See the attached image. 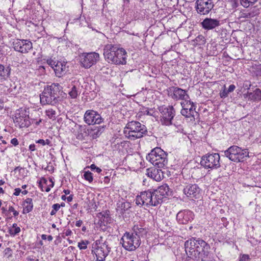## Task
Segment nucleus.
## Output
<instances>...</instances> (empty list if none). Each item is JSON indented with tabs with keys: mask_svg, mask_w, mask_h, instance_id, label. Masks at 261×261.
Returning <instances> with one entry per match:
<instances>
[{
	"mask_svg": "<svg viewBox=\"0 0 261 261\" xmlns=\"http://www.w3.org/2000/svg\"><path fill=\"white\" fill-rule=\"evenodd\" d=\"M15 192L14 193V195L15 196H18L20 192H21V190L20 188H16L14 190Z\"/></svg>",
	"mask_w": 261,
	"mask_h": 261,
	"instance_id": "obj_50",
	"label": "nucleus"
},
{
	"mask_svg": "<svg viewBox=\"0 0 261 261\" xmlns=\"http://www.w3.org/2000/svg\"><path fill=\"white\" fill-rule=\"evenodd\" d=\"M14 122L20 128L29 127L31 124L29 112L23 108L17 110L15 113Z\"/></svg>",
	"mask_w": 261,
	"mask_h": 261,
	"instance_id": "obj_11",
	"label": "nucleus"
},
{
	"mask_svg": "<svg viewBox=\"0 0 261 261\" xmlns=\"http://www.w3.org/2000/svg\"><path fill=\"white\" fill-rule=\"evenodd\" d=\"M195 41L199 44H203L205 42V39L202 35H198L195 38Z\"/></svg>",
	"mask_w": 261,
	"mask_h": 261,
	"instance_id": "obj_38",
	"label": "nucleus"
},
{
	"mask_svg": "<svg viewBox=\"0 0 261 261\" xmlns=\"http://www.w3.org/2000/svg\"><path fill=\"white\" fill-rule=\"evenodd\" d=\"M57 62L51 59H49L47 60V63L53 69H54V66L56 65Z\"/></svg>",
	"mask_w": 261,
	"mask_h": 261,
	"instance_id": "obj_43",
	"label": "nucleus"
},
{
	"mask_svg": "<svg viewBox=\"0 0 261 261\" xmlns=\"http://www.w3.org/2000/svg\"><path fill=\"white\" fill-rule=\"evenodd\" d=\"M55 74L58 77H61L66 73V66L65 62L57 61L54 66Z\"/></svg>",
	"mask_w": 261,
	"mask_h": 261,
	"instance_id": "obj_22",
	"label": "nucleus"
},
{
	"mask_svg": "<svg viewBox=\"0 0 261 261\" xmlns=\"http://www.w3.org/2000/svg\"><path fill=\"white\" fill-rule=\"evenodd\" d=\"M130 203L126 201H119L117 203L116 211L120 215H123L130 207Z\"/></svg>",
	"mask_w": 261,
	"mask_h": 261,
	"instance_id": "obj_25",
	"label": "nucleus"
},
{
	"mask_svg": "<svg viewBox=\"0 0 261 261\" xmlns=\"http://www.w3.org/2000/svg\"><path fill=\"white\" fill-rule=\"evenodd\" d=\"M8 212H13V215L14 217L17 216L19 215L18 212H17V211H15L14 210V207L12 206H9Z\"/></svg>",
	"mask_w": 261,
	"mask_h": 261,
	"instance_id": "obj_44",
	"label": "nucleus"
},
{
	"mask_svg": "<svg viewBox=\"0 0 261 261\" xmlns=\"http://www.w3.org/2000/svg\"><path fill=\"white\" fill-rule=\"evenodd\" d=\"M154 191L159 195L161 196V199L166 196L169 195L170 188L167 184H164L160 186L157 189H154Z\"/></svg>",
	"mask_w": 261,
	"mask_h": 261,
	"instance_id": "obj_26",
	"label": "nucleus"
},
{
	"mask_svg": "<svg viewBox=\"0 0 261 261\" xmlns=\"http://www.w3.org/2000/svg\"><path fill=\"white\" fill-rule=\"evenodd\" d=\"M46 170H47L49 171L53 172L54 170V168L53 166L48 165L47 166V167L46 168Z\"/></svg>",
	"mask_w": 261,
	"mask_h": 261,
	"instance_id": "obj_52",
	"label": "nucleus"
},
{
	"mask_svg": "<svg viewBox=\"0 0 261 261\" xmlns=\"http://www.w3.org/2000/svg\"><path fill=\"white\" fill-rule=\"evenodd\" d=\"M65 234L66 236H70L72 234V231L70 229H67L65 232Z\"/></svg>",
	"mask_w": 261,
	"mask_h": 261,
	"instance_id": "obj_58",
	"label": "nucleus"
},
{
	"mask_svg": "<svg viewBox=\"0 0 261 261\" xmlns=\"http://www.w3.org/2000/svg\"><path fill=\"white\" fill-rule=\"evenodd\" d=\"M255 16L253 12H248V11L243 12L241 13L240 17L245 18H250Z\"/></svg>",
	"mask_w": 261,
	"mask_h": 261,
	"instance_id": "obj_35",
	"label": "nucleus"
},
{
	"mask_svg": "<svg viewBox=\"0 0 261 261\" xmlns=\"http://www.w3.org/2000/svg\"><path fill=\"white\" fill-rule=\"evenodd\" d=\"M4 252L5 254L7 255L8 257L12 256V249L10 248H6Z\"/></svg>",
	"mask_w": 261,
	"mask_h": 261,
	"instance_id": "obj_45",
	"label": "nucleus"
},
{
	"mask_svg": "<svg viewBox=\"0 0 261 261\" xmlns=\"http://www.w3.org/2000/svg\"><path fill=\"white\" fill-rule=\"evenodd\" d=\"M11 69L9 67L5 68L4 66L0 64V77L6 78L8 77L10 74Z\"/></svg>",
	"mask_w": 261,
	"mask_h": 261,
	"instance_id": "obj_31",
	"label": "nucleus"
},
{
	"mask_svg": "<svg viewBox=\"0 0 261 261\" xmlns=\"http://www.w3.org/2000/svg\"><path fill=\"white\" fill-rule=\"evenodd\" d=\"M133 230L134 231L133 233H134L135 236L139 237V239H140V237L146 236L148 232L147 229L143 227L141 225H134Z\"/></svg>",
	"mask_w": 261,
	"mask_h": 261,
	"instance_id": "obj_27",
	"label": "nucleus"
},
{
	"mask_svg": "<svg viewBox=\"0 0 261 261\" xmlns=\"http://www.w3.org/2000/svg\"><path fill=\"white\" fill-rule=\"evenodd\" d=\"M120 243L126 250L133 251L140 246L141 241L139 237L135 236L134 233L126 232L121 238Z\"/></svg>",
	"mask_w": 261,
	"mask_h": 261,
	"instance_id": "obj_7",
	"label": "nucleus"
},
{
	"mask_svg": "<svg viewBox=\"0 0 261 261\" xmlns=\"http://www.w3.org/2000/svg\"><path fill=\"white\" fill-rule=\"evenodd\" d=\"M93 248V249L92 250V252L95 254L96 261L105 260L111 249L107 242L101 243L99 240L95 242Z\"/></svg>",
	"mask_w": 261,
	"mask_h": 261,
	"instance_id": "obj_8",
	"label": "nucleus"
},
{
	"mask_svg": "<svg viewBox=\"0 0 261 261\" xmlns=\"http://www.w3.org/2000/svg\"><path fill=\"white\" fill-rule=\"evenodd\" d=\"M200 164L206 169H217L220 167V155L217 153L207 154L202 157Z\"/></svg>",
	"mask_w": 261,
	"mask_h": 261,
	"instance_id": "obj_9",
	"label": "nucleus"
},
{
	"mask_svg": "<svg viewBox=\"0 0 261 261\" xmlns=\"http://www.w3.org/2000/svg\"><path fill=\"white\" fill-rule=\"evenodd\" d=\"M83 224V221L81 220H79L78 221H77L76 222V224H75V225L77 226V227H81L82 224Z\"/></svg>",
	"mask_w": 261,
	"mask_h": 261,
	"instance_id": "obj_55",
	"label": "nucleus"
},
{
	"mask_svg": "<svg viewBox=\"0 0 261 261\" xmlns=\"http://www.w3.org/2000/svg\"><path fill=\"white\" fill-rule=\"evenodd\" d=\"M159 110L161 114L160 119L161 123L165 125L172 124V120L175 113L173 107L162 106L159 107Z\"/></svg>",
	"mask_w": 261,
	"mask_h": 261,
	"instance_id": "obj_10",
	"label": "nucleus"
},
{
	"mask_svg": "<svg viewBox=\"0 0 261 261\" xmlns=\"http://www.w3.org/2000/svg\"><path fill=\"white\" fill-rule=\"evenodd\" d=\"M196 10L200 15H206L213 8L214 5L213 0H197Z\"/></svg>",
	"mask_w": 261,
	"mask_h": 261,
	"instance_id": "obj_14",
	"label": "nucleus"
},
{
	"mask_svg": "<svg viewBox=\"0 0 261 261\" xmlns=\"http://www.w3.org/2000/svg\"><path fill=\"white\" fill-rule=\"evenodd\" d=\"M84 121L88 125L100 124L103 121L100 115L92 110H87L84 115Z\"/></svg>",
	"mask_w": 261,
	"mask_h": 261,
	"instance_id": "obj_16",
	"label": "nucleus"
},
{
	"mask_svg": "<svg viewBox=\"0 0 261 261\" xmlns=\"http://www.w3.org/2000/svg\"><path fill=\"white\" fill-rule=\"evenodd\" d=\"M95 170H96V172L98 173H100L102 171L101 169L97 167H96Z\"/></svg>",
	"mask_w": 261,
	"mask_h": 261,
	"instance_id": "obj_62",
	"label": "nucleus"
},
{
	"mask_svg": "<svg viewBox=\"0 0 261 261\" xmlns=\"http://www.w3.org/2000/svg\"><path fill=\"white\" fill-rule=\"evenodd\" d=\"M249 259V256L248 255H243L240 259V261H246V259Z\"/></svg>",
	"mask_w": 261,
	"mask_h": 261,
	"instance_id": "obj_53",
	"label": "nucleus"
},
{
	"mask_svg": "<svg viewBox=\"0 0 261 261\" xmlns=\"http://www.w3.org/2000/svg\"><path fill=\"white\" fill-rule=\"evenodd\" d=\"M41 238L42 240L47 239L49 241H51L53 239V237L51 235L47 236L46 234H42Z\"/></svg>",
	"mask_w": 261,
	"mask_h": 261,
	"instance_id": "obj_46",
	"label": "nucleus"
},
{
	"mask_svg": "<svg viewBox=\"0 0 261 261\" xmlns=\"http://www.w3.org/2000/svg\"><path fill=\"white\" fill-rule=\"evenodd\" d=\"M242 6L245 8H248L250 5L251 2L249 0H239Z\"/></svg>",
	"mask_w": 261,
	"mask_h": 261,
	"instance_id": "obj_41",
	"label": "nucleus"
},
{
	"mask_svg": "<svg viewBox=\"0 0 261 261\" xmlns=\"http://www.w3.org/2000/svg\"><path fill=\"white\" fill-rule=\"evenodd\" d=\"M68 94L71 98L74 99L76 98L79 94V91L76 87L75 86H73L71 88Z\"/></svg>",
	"mask_w": 261,
	"mask_h": 261,
	"instance_id": "obj_33",
	"label": "nucleus"
},
{
	"mask_svg": "<svg viewBox=\"0 0 261 261\" xmlns=\"http://www.w3.org/2000/svg\"><path fill=\"white\" fill-rule=\"evenodd\" d=\"M83 176L85 180L91 182L93 181L92 173L89 171H84Z\"/></svg>",
	"mask_w": 261,
	"mask_h": 261,
	"instance_id": "obj_34",
	"label": "nucleus"
},
{
	"mask_svg": "<svg viewBox=\"0 0 261 261\" xmlns=\"http://www.w3.org/2000/svg\"><path fill=\"white\" fill-rule=\"evenodd\" d=\"M1 210H2V213L3 214H5L6 216L8 217V216H9L8 215V214H9L8 210H7V209L4 207H3Z\"/></svg>",
	"mask_w": 261,
	"mask_h": 261,
	"instance_id": "obj_51",
	"label": "nucleus"
},
{
	"mask_svg": "<svg viewBox=\"0 0 261 261\" xmlns=\"http://www.w3.org/2000/svg\"><path fill=\"white\" fill-rule=\"evenodd\" d=\"M146 174L148 177L157 181H160L163 177V172L158 169H152L151 170L148 169Z\"/></svg>",
	"mask_w": 261,
	"mask_h": 261,
	"instance_id": "obj_23",
	"label": "nucleus"
},
{
	"mask_svg": "<svg viewBox=\"0 0 261 261\" xmlns=\"http://www.w3.org/2000/svg\"><path fill=\"white\" fill-rule=\"evenodd\" d=\"M62 87L58 83H53L44 88L40 95V102L42 105H56L60 98Z\"/></svg>",
	"mask_w": 261,
	"mask_h": 261,
	"instance_id": "obj_3",
	"label": "nucleus"
},
{
	"mask_svg": "<svg viewBox=\"0 0 261 261\" xmlns=\"http://www.w3.org/2000/svg\"><path fill=\"white\" fill-rule=\"evenodd\" d=\"M11 143L14 146H17L18 145V140L15 138L11 139Z\"/></svg>",
	"mask_w": 261,
	"mask_h": 261,
	"instance_id": "obj_48",
	"label": "nucleus"
},
{
	"mask_svg": "<svg viewBox=\"0 0 261 261\" xmlns=\"http://www.w3.org/2000/svg\"><path fill=\"white\" fill-rule=\"evenodd\" d=\"M151 197H150L148 205L156 206L160 204L163 200L161 196H159L154 191V189H151Z\"/></svg>",
	"mask_w": 261,
	"mask_h": 261,
	"instance_id": "obj_24",
	"label": "nucleus"
},
{
	"mask_svg": "<svg viewBox=\"0 0 261 261\" xmlns=\"http://www.w3.org/2000/svg\"><path fill=\"white\" fill-rule=\"evenodd\" d=\"M13 45L15 50L22 54H26L33 48L32 43L28 40L17 39Z\"/></svg>",
	"mask_w": 261,
	"mask_h": 261,
	"instance_id": "obj_17",
	"label": "nucleus"
},
{
	"mask_svg": "<svg viewBox=\"0 0 261 261\" xmlns=\"http://www.w3.org/2000/svg\"><path fill=\"white\" fill-rule=\"evenodd\" d=\"M220 24L219 20L211 18H206L201 22L202 28L206 30H213L219 26Z\"/></svg>",
	"mask_w": 261,
	"mask_h": 261,
	"instance_id": "obj_21",
	"label": "nucleus"
},
{
	"mask_svg": "<svg viewBox=\"0 0 261 261\" xmlns=\"http://www.w3.org/2000/svg\"><path fill=\"white\" fill-rule=\"evenodd\" d=\"M229 93L227 92V90L226 89L225 85H224V90L220 92V96L221 98H225L228 96Z\"/></svg>",
	"mask_w": 261,
	"mask_h": 261,
	"instance_id": "obj_40",
	"label": "nucleus"
},
{
	"mask_svg": "<svg viewBox=\"0 0 261 261\" xmlns=\"http://www.w3.org/2000/svg\"><path fill=\"white\" fill-rule=\"evenodd\" d=\"M45 145H48L49 146H51V142L49 139H46L44 140Z\"/></svg>",
	"mask_w": 261,
	"mask_h": 261,
	"instance_id": "obj_59",
	"label": "nucleus"
},
{
	"mask_svg": "<svg viewBox=\"0 0 261 261\" xmlns=\"http://www.w3.org/2000/svg\"><path fill=\"white\" fill-rule=\"evenodd\" d=\"M98 217L99 218V221H100L101 224H102L103 225H106L111 222V218L107 211L98 213Z\"/></svg>",
	"mask_w": 261,
	"mask_h": 261,
	"instance_id": "obj_29",
	"label": "nucleus"
},
{
	"mask_svg": "<svg viewBox=\"0 0 261 261\" xmlns=\"http://www.w3.org/2000/svg\"><path fill=\"white\" fill-rule=\"evenodd\" d=\"M193 219V214L189 210L180 211L176 215V219L180 224H187Z\"/></svg>",
	"mask_w": 261,
	"mask_h": 261,
	"instance_id": "obj_20",
	"label": "nucleus"
},
{
	"mask_svg": "<svg viewBox=\"0 0 261 261\" xmlns=\"http://www.w3.org/2000/svg\"><path fill=\"white\" fill-rule=\"evenodd\" d=\"M103 55L109 63L116 65H124L126 63L127 56L125 49L112 44H107L105 46Z\"/></svg>",
	"mask_w": 261,
	"mask_h": 261,
	"instance_id": "obj_2",
	"label": "nucleus"
},
{
	"mask_svg": "<svg viewBox=\"0 0 261 261\" xmlns=\"http://www.w3.org/2000/svg\"><path fill=\"white\" fill-rule=\"evenodd\" d=\"M235 88H236V86L234 85H230L228 90H227V92L230 93V92H233L234 91V90L235 89Z\"/></svg>",
	"mask_w": 261,
	"mask_h": 261,
	"instance_id": "obj_47",
	"label": "nucleus"
},
{
	"mask_svg": "<svg viewBox=\"0 0 261 261\" xmlns=\"http://www.w3.org/2000/svg\"><path fill=\"white\" fill-rule=\"evenodd\" d=\"M66 199H67V200L68 202H71L72 200V199H73V195H70V196L67 197L66 198Z\"/></svg>",
	"mask_w": 261,
	"mask_h": 261,
	"instance_id": "obj_60",
	"label": "nucleus"
},
{
	"mask_svg": "<svg viewBox=\"0 0 261 261\" xmlns=\"http://www.w3.org/2000/svg\"><path fill=\"white\" fill-rule=\"evenodd\" d=\"M56 213H57V212L56 211H55L54 209H53L52 211L50 212V215L51 216H53V215H55Z\"/></svg>",
	"mask_w": 261,
	"mask_h": 261,
	"instance_id": "obj_64",
	"label": "nucleus"
},
{
	"mask_svg": "<svg viewBox=\"0 0 261 261\" xmlns=\"http://www.w3.org/2000/svg\"><path fill=\"white\" fill-rule=\"evenodd\" d=\"M168 95L175 101L186 100L189 98L187 91L177 87H170L167 89Z\"/></svg>",
	"mask_w": 261,
	"mask_h": 261,
	"instance_id": "obj_15",
	"label": "nucleus"
},
{
	"mask_svg": "<svg viewBox=\"0 0 261 261\" xmlns=\"http://www.w3.org/2000/svg\"><path fill=\"white\" fill-rule=\"evenodd\" d=\"M81 66L89 68L95 64L99 59V55L95 52L83 53L80 56Z\"/></svg>",
	"mask_w": 261,
	"mask_h": 261,
	"instance_id": "obj_12",
	"label": "nucleus"
},
{
	"mask_svg": "<svg viewBox=\"0 0 261 261\" xmlns=\"http://www.w3.org/2000/svg\"><path fill=\"white\" fill-rule=\"evenodd\" d=\"M251 68L256 76H261V64L252 65Z\"/></svg>",
	"mask_w": 261,
	"mask_h": 261,
	"instance_id": "obj_32",
	"label": "nucleus"
},
{
	"mask_svg": "<svg viewBox=\"0 0 261 261\" xmlns=\"http://www.w3.org/2000/svg\"><path fill=\"white\" fill-rule=\"evenodd\" d=\"M200 189L196 184H189L183 189L184 194L192 200L200 197Z\"/></svg>",
	"mask_w": 261,
	"mask_h": 261,
	"instance_id": "obj_18",
	"label": "nucleus"
},
{
	"mask_svg": "<svg viewBox=\"0 0 261 261\" xmlns=\"http://www.w3.org/2000/svg\"><path fill=\"white\" fill-rule=\"evenodd\" d=\"M29 149L31 151H34L35 150V145L34 144H31L29 146Z\"/></svg>",
	"mask_w": 261,
	"mask_h": 261,
	"instance_id": "obj_56",
	"label": "nucleus"
},
{
	"mask_svg": "<svg viewBox=\"0 0 261 261\" xmlns=\"http://www.w3.org/2000/svg\"><path fill=\"white\" fill-rule=\"evenodd\" d=\"M181 105L182 108L180 112L181 115L187 118H192L194 120L195 114H197L195 111L196 106L194 103L190 100L186 99L181 102Z\"/></svg>",
	"mask_w": 261,
	"mask_h": 261,
	"instance_id": "obj_13",
	"label": "nucleus"
},
{
	"mask_svg": "<svg viewBox=\"0 0 261 261\" xmlns=\"http://www.w3.org/2000/svg\"><path fill=\"white\" fill-rule=\"evenodd\" d=\"M20 231V227H16L15 228H14V229L11 228V229H9V233H10V234L11 236H15L16 234L19 233Z\"/></svg>",
	"mask_w": 261,
	"mask_h": 261,
	"instance_id": "obj_39",
	"label": "nucleus"
},
{
	"mask_svg": "<svg viewBox=\"0 0 261 261\" xmlns=\"http://www.w3.org/2000/svg\"><path fill=\"white\" fill-rule=\"evenodd\" d=\"M63 192L66 195H68L70 194V191L69 190H64Z\"/></svg>",
	"mask_w": 261,
	"mask_h": 261,
	"instance_id": "obj_63",
	"label": "nucleus"
},
{
	"mask_svg": "<svg viewBox=\"0 0 261 261\" xmlns=\"http://www.w3.org/2000/svg\"><path fill=\"white\" fill-rule=\"evenodd\" d=\"M88 244V241L85 242L84 241H82L78 243V247L80 249H85L87 248V244Z\"/></svg>",
	"mask_w": 261,
	"mask_h": 261,
	"instance_id": "obj_42",
	"label": "nucleus"
},
{
	"mask_svg": "<svg viewBox=\"0 0 261 261\" xmlns=\"http://www.w3.org/2000/svg\"><path fill=\"white\" fill-rule=\"evenodd\" d=\"M52 207L55 211L57 212L60 207V205L58 203L54 204L53 205Z\"/></svg>",
	"mask_w": 261,
	"mask_h": 261,
	"instance_id": "obj_49",
	"label": "nucleus"
},
{
	"mask_svg": "<svg viewBox=\"0 0 261 261\" xmlns=\"http://www.w3.org/2000/svg\"><path fill=\"white\" fill-rule=\"evenodd\" d=\"M96 166L95 164H92L90 165V166H88L86 168H85V170L86 169V168H90L92 170H95L96 168Z\"/></svg>",
	"mask_w": 261,
	"mask_h": 261,
	"instance_id": "obj_54",
	"label": "nucleus"
},
{
	"mask_svg": "<svg viewBox=\"0 0 261 261\" xmlns=\"http://www.w3.org/2000/svg\"><path fill=\"white\" fill-rule=\"evenodd\" d=\"M142 110H143L142 112L144 114H146L147 115L152 116H154V115H155V114H154L155 111L153 109L149 110L148 108H144L142 109Z\"/></svg>",
	"mask_w": 261,
	"mask_h": 261,
	"instance_id": "obj_37",
	"label": "nucleus"
},
{
	"mask_svg": "<svg viewBox=\"0 0 261 261\" xmlns=\"http://www.w3.org/2000/svg\"><path fill=\"white\" fill-rule=\"evenodd\" d=\"M123 133L128 138L135 140L143 137L147 133V130L144 125L138 121H132L126 124Z\"/></svg>",
	"mask_w": 261,
	"mask_h": 261,
	"instance_id": "obj_4",
	"label": "nucleus"
},
{
	"mask_svg": "<svg viewBox=\"0 0 261 261\" xmlns=\"http://www.w3.org/2000/svg\"><path fill=\"white\" fill-rule=\"evenodd\" d=\"M23 213H28L32 211L33 207V200L32 198H28L24 201L23 203Z\"/></svg>",
	"mask_w": 261,
	"mask_h": 261,
	"instance_id": "obj_30",
	"label": "nucleus"
},
{
	"mask_svg": "<svg viewBox=\"0 0 261 261\" xmlns=\"http://www.w3.org/2000/svg\"><path fill=\"white\" fill-rule=\"evenodd\" d=\"M37 143H39L42 144V145H45L44 140L43 139H39L36 142Z\"/></svg>",
	"mask_w": 261,
	"mask_h": 261,
	"instance_id": "obj_57",
	"label": "nucleus"
},
{
	"mask_svg": "<svg viewBox=\"0 0 261 261\" xmlns=\"http://www.w3.org/2000/svg\"><path fill=\"white\" fill-rule=\"evenodd\" d=\"M167 154L161 148L156 147L152 149L146 156V159L154 166L163 168L168 163Z\"/></svg>",
	"mask_w": 261,
	"mask_h": 261,
	"instance_id": "obj_5",
	"label": "nucleus"
},
{
	"mask_svg": "<svg viewBox=\"0 0 261 261\" xmlns=\"http://www.w3.org/2000/svg\"><path fill=\"white\" fill-rule=\"evenodd\" d=\"M246 98L248 99L253 101H259L261 100V90L256 88L252 92H247L246 94Z\"/></svg>",
	"mask_w": 261,
	"mask_h": 261,
	"instance_id": "obj_28",
	"label": "nucleus"
},
{
	"mask_svg": "<svg viewBox=\"0 0 261 261\" xmlns=\"http://www.w3.org/2000/svg\"><path fill=\"white\" fill-rule=\"evenodd\" d=\"M185 248L188 257L193 260L205 261L209 253V245L200 239L187 240Z\"/></svg>",
	"mask_w": 261,
	"mask_h": 261,
	"instance_id": "obj_1",
	"label": "nucleus"
},
{
	"mask_svg": "<svg viewBox=\"0 0 261 261\" xmlns=\"http://www.w3.org/2000/svg\"><path fill=\"white\" fill-rule=\"evenodd\" d=\"M224 155L234 162L243 161L244 158L249 156L248 149H242L237 146H231L224 152Z\"/></svg>",
	"mask_w": 261,
	"mask_h": 261,
	"instance_id": "obj_6",
	"label": "nucleus"
},
{
	"mask_svg": "<svg viewBox=\"0 0 261 261\" xmlns=\"http://www.w3.org/2000/svg\"><path fill=\"white\" fill-rule=\"evenodd\" d=\"M151 195V190L141 192L140 194L136 197L135 200L136 204L140 206H148Z\"/></svg>",
	"mask_w": 261,
	"mask_h": 261,
	"instance_id": "obj_19",
	"label": "nucleus"
},
{
	"mask_svg": "<svg viewBox=\"0 0 261 261\" xmlns=\"http://www.w3.org/2000/svg\"><path fill=\"white\" fill-rule=\"evenodd\" d=\"M46 115L50 118L54 119L56 118V112L52 109H49L46 110Z\"/></svg>",
	"mask_w": 261,
	"mask_h": 261,
	"instance_id": "obj_36",
	"label": "nucleus"
},
{
	"mask_svg": "<svg viewBox=\"0 0 261 261\" xmlns=\"http://www.w3.org/2000/svg\"><path fill=\"white\" fill-rule=\"evenodd\" d=\"M109 181H110V179H109V178L108 176L105 177V179H104V182H105L108 183V182H109Z\"/></svg>",
	"mask_w": 261,
	"mask_h": 261,
	"instance_id": "obj_61",
	"label": "nucleus"
}]
</instances>
